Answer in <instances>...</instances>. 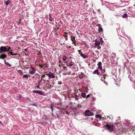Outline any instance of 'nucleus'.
<instances>
[{"label": "nucleus", "mask_w": 135, "mask_h": 135, "mask_svg": "<svg viewBox=\"0 0 135 135\" xmlns=\"http://www.w3.org/2000/svg\"><path fill=\"white\" fill-rule=\"evenodd\" d=\"M38 66L41 68L45 69L48 67L47 65L46 64H39Z\"/></svg>", "instance_id": "obj_8"}, {"label": "nucleus", "mask_w": 135, "mask_h": 135, "mask_svg": "<svg viewBox=\"0 0 135 135\" xmlns=\"http://www.w3.org/2000/svg\"><path fill=\"white\" fill-rule=\"evenodd\" d=\"M78 51L79 54H80L81 52V51H80V50H78Z\"/></svg>", "instance_id": "obj_51"}, {"label": "nucleus", "mask_w": 135, "mask_h": 135, "mask_svg": "<svg viewBox=\"0 0 135 135\" xmlns=\"http://www.w3.org/2000/svg\"><path fill=\"white\" fill-rule=\"evenodd\" d=\"M42 76L41 77V80L39 81L41 83L42 81V80H43V79L45 77V75L44 74H42Z\"/></svg>", "instance_id": "obj_18"}, {"label": "nucleus", "mask_w": 135, "mask_h": 135, "mask_svg": "<svg viewBox=\"0 0 135 135\" xmlns=\"http://www.w3.org/2000/svg\"><path fill=\"white\" fill-rule=\"evenodd\" d=\"M37 75H38V74H36ZM38 75H39V77L38 78H39L40 77V75H39V74H38Z\"/></svg>", "instance_id": "obj_61"}, {"label": "nucleus", "mask_w": 135, "mask_h": 135, "mask_svg": "<svg viewBox=\"0 0 135 135\" xmlns=\"http://www.w3.org/2000/svg\"><path fill=\"white\" fill-rule=\"evenodd\" d=\"M98 66V68L100 70H102V64L101 62H99L97 64Z\"/></svg>", "instance_id": "obj_9"}, {"label": "nucleus", "mask_w": 135, "mask_h": 135, "mask_svg": "<svg viewBox=\"0 0 135 135\" xmlns=\"http://www.w3.org/2000/svg\"><path fill=\"white\" fill-rule=\"evenodd\" d=\"M64 67V68H63V69H66V66H63Z\"/></svg>", "instance_id": "obj_56"}, {"label": "nucleus", "mask_w": 135, "mask_h": 135, "mask_svg": "<svg viewBox=\"0 0 135 135\" xmlns=\"http://www.w3.org/2000/svg\"><path fill=\"white\" fill-rule=\"evenodd\" d=\"M10 54L12 55H15L16 56L18 57H19L20 56V55L19 54H18L17 53L14 54L13 52H10Z\"/></svg>", "instance_id": "obj_16"}, {"label": "nucleus", "mask_w": 135, "mask_h": 135, "mask_svg": "<svg viewBox=\"0 0 135 135\" xmlns=\"http://www.w3.org/2000/svg\"><path fill=\"white\" fill-rule=\"evenodd\" d=\"M75 100H78L79 99V97L77 95H75Z\"/></svg>", "instance_id": "obj_29"}, {"label": "nucleus", "mask_w": 135, "mask_h": 135, "mask_svg": "<svg viewBox=\"0 0 135 135\" xmlns=\"http://www.w3.org/2000/svg\"><path fill=\"white\" fill-rule=\"evenodd\" d=\"M46 86L47 88L49 89H50L51 87H53L50 83H47L46 85Z\"/></svg>", "instance_id": "obj_22"}, {"label": "nucleus", "mask_w": 135, "mask_h": 135, "mask_svg": "<svg viewBox=\"0 0 135 135\" xmlns=\"http://www.w3.org/2000/svg\"><path fill=\"white\" fill-rule=\"evenodd\" d=\"M102 74H104L105 72V69L104 68L103 69H102Z\"/></svg>", "instance_id": "obj_32"}, {"label": "nucleus", "mask_w": 135, "mask_h": 135, "mask_svg": "<svg viewBox=\"0 0 135 135\" xmlns=\"http://www.w3.org/2000/svg\"><path fill=\"white\" fill-rule=\"evenodd\" d=\"M8 52H9V53H10V52H12V50H10V51H8Z\"/></svg>", "instance_id": "obj_50"}, {"label": "nucleus", "mask_w": 135, "mask_h": 135, "mask_svg": "<svg viewBox=\"0 0 135 135\" xmlns=\"http://www.w3.org/2000/svg\"><path fill=\"white\" fill-rule=\"evenodd\" d=\"M49 16L50 17L49 20L50 21H52L53 20L54 18L51 17L50 14L49 15Z\"/></svg>", "instance_id": "obj_24"}, {"label": "nucleus", "mask_w": 135, "mask_h": 135, "mask_svg": "<svg viewBox=\"0 0 135 135\" xmlns=\"http://www.w3.org/2000/svg\"><path fill=\"white\" fill-rule=\"evenodd\" d=\"M62 84V83L60 81H59L58 83V84Z\"/></svg>", "instance_id": "obj_49"}, {"label": "nucleus", "mask_w": 135, "mask_h": 135, "mask_svg": "<svg viewBox=\"0 0 135 135\" xmlns=\"http://www.w3.org/2000/svg\"><path fill=\"white\" fill-rule=\"evenodd\" d=\"M67 58H68L66 56H63L62 58V60L64 61H65L66 60Z\"/></svg>", "instance_id": "obj_27"}, {"label": "nucleus", "mask_w": 135, "mask_h": 135, "mask_svg": "<svg viewBox=\"0 0 135 135\" xmlns=\"http://www.w3.org/2000/svg\"><path fill=\"white\" fill-rule=\"evenodd\" d=\"M69 97H70L71 98L72 97H73V98H74V97L72 95H70L69 96Z\"/></svg>", "instance_id": "obj_45"}, {"label": "nucleus", "mask_w": 135, "mask_h": 135, "mask_svg": "<svg viewBox=\"0 0 135 135\" xmlns=\"http://www.w3.org/2000/svg\"><path fill=\"white\" fill-rule=\"evenodd\" d=\"M127 14L126 13H124L123 14V15L122 16V17L123 18H126L127 17Z\"/></svg>", "instance_id": "obj_30"}, {"label": "nucleus", "mask_w": 135, "mask_h": 135, "mask_svg": "<svg viewBox=\"0 0 135 135\" xmlns=\"http://www.w3.org/2000/svg\"><path fill=\"white\" fill-rule=\"evenodd\" d=\"M49 78H48L46 76L45 78H44L43 79V80L44 81H46L47 82H49Z\"/></svg>", "instance_id": "obj_19"}, {"label": "nucleus", "mask_w": 135, "mask_h": 135, "mask_svg": "<svg viewBox=\"0 0 135 135\" xmlns=\"http://www.w3.org/2000/svg\"><path fill=\"white\" fill-rule=\"evenodd\" d=\"M93 61H94V62H95V61H95V60H94Z\"/></svg>", "instance_id": "obj_63"}, {"label": "nucleus", "mask_w": 135, "mask_h": 135, "mask_svg": "<svg viewBox=\"0 0 135 135\" xmlns=\"http://www.w3.org/2000/svg\"><path fill=\"white\" fill-rule=\"evenodd\" d=\"M39 86H38H38H36V87H37V88H38V89H40V87Z\"/></svg>", "instance_id": "obj_54"}, {"label": "nucleus", "mask_w": 135, "mask_h": 135, "mask_svg": "<svg viewBox=\"0 0 135 135\" xmlns=\"http://www.w3.org/2000/svg\"><path fill=\"white\" fill-rule=\"evenodd\" d=\"M103 76L104 77V79H105V77L106 76V75L105 74L104 75H103Z\"/></svg>", "instance_id": "obj_48"}, {"label": "nucleus", "mask_w": 135, "mask_h": 135, "mask_svg": "<svg viewBox=\"0 0 135 135\" xmlns=\"http://www.w3.org/2000/svg\"><path fill=\"white\" fill-rule=\"evenodd\" d=\"M0 123H1V124H2L3 126V124L0 121Z\"/></svg>", "instance_id": "obj_57"}, {"label": "nucleus", "mask_w": 135, "mask_h": 135, "mask_svg": "<svg viewBox=\"0 0 135 135\" xmlns=\"http://www.w3.org/2000/svg\"><path fill=\"white\" fill-rule=\"evenodd\" d=\"M7 55L4 54H2L0 56V59H3L6 58L7 57Z\"/></svg>", "instance_id": "obj_14"}, {"label": "nucleus", "mask_w": 135, "mask_h": 135, "mask_svg": "<svg viewBox=\"0 0 135 135\" xmlns=\"http://www.w3.org/2000/svg\"><path fill=\"white\" fill-rule=\"evenodd\" d=\"M124 123H125L126 125L127 126L128 128H129L131 126V124L130 122V120L127 119H126L124 122Z\"/></svg>", "instance_id": "obj_5"}, {"label": "nucleus", "mask_w": 135, "mask_h": 135, "mask_svg": "<svg viewBox=\"0 0 135 135\" xmlns=\"http://www.w3.org/2000/svg\"><path fill=\"white\" fill-rule=\"evenodd\" d=\"M80 54V56H81L83 57H84V55L81 52Z\"/></svg>", "instance_id": "obj_42"}, {"label": "nucleus", "mask_w": 135, "mask_h": 135, "mask_svg": "<svg viewBox=\"0 0 135 135\" xmlns=\"http://www.w3.org/2000/svg\"><path fill=\"white\" fill-rule=\"evenodd\" d=\"M120 116H119L117 118V122H118V121H120Z\"/></svg>", "instance_id": "obj_37"}, {"label": "nucleus", "mask_w": 135, "mask_h": 135, "mask_svg": "<svg viewBox=\"0 0 135 135\" xmlns=\"http://www.w3.org/2000/svg\"><path fill=\"white\" fill-rule=\"evenodd\" d=\"M4 63L7 65L9 66V67H11V65L8 62H7L5 60H4Z\"/></svg>", "instance_id": "obj_23"}, {"label": "nucleus", "mask_w": 135, "mask_h": 135, "mask_svg": "<svg viewBox=\"0 0 135 135\" xmlns=\"http://www.w3.org/2000/svg\"><path fill=\"white\" fill-rule=\"evenodd\" d=\"M133 131H135V126H133Z\"/></svg>", "instance_id": "obj_53"}, {"label": "nucleus", "mask_w": 135, "mask_h": 135, "mask_svg": "<svg viewBox=\"0 0 135 135\" xmlns=\"http://www.w3.org/2000/svg\"><path fill=\"white\" fill-rule=\"evenodd\" d=\"M81 95L82 97L84 98H85L86 97V94L84 93H82Z\"/></svg>", "instance_id": "obj_26"}, {"label": "nucleus", "mask_w": 135, "mask_h": 135, "mask_svg": "<svg viewBox=\"0 0 135 135\" xmlns=\"http://www.w3.org/2000/svg\"><path fill=\"white\" fill-rule=\"evenodd\" d=\"M100 41L101 42V44H102V42H103V41L102 39V38H100Z\"/></svg>", "instance_id": "obj_41"}, {"label": "nucleus", "mask_w": 135, "mask_h": 135, "mask_svg": "<svg viewBox=\"0 0 135 135\" xmlns=\"http://www.w3.org/2000/svg\"><path fill=\"white\" fill-rule=\"evenodd\" d=\"M36 70L35 69L33 68H31L29 71V73L31 74L32 75L35 74L36 73Z\"/></svg>", "instance_id": "obj_7"}, {"label": "nucleus", "mask_w": 135, "mask_h": 135, "mask_svg": "<svg viewBox=\"0 0 135 135\" xmlns=\"http://www.w3.org/2000/svg\"><path fill=\"white\" fill-rule=\"evenodd\" d=\"M50 106L51 108L52 109V110H53L54 109L53 108L54 107V104H51L50 105Z\"/></svg>", "instance_id": "obj_33"}, {"label": "nucleus", "mask_w": 135, "mask_h": 135, "mask_svg": "<svg viewBox=\"0 0 135 135\" xmlns=\"http://www.w3.org/2000/svg\"><path fill=\"white\" fill-rule=\"evenodd\" d=\"M57 31H55L54 32V33H55V35H56V34H57Z\"/></svg>", "instance_id": "obj_58"}, {"label": "nucleus", "mask_w": 135, "mask_h": 135, "mask_svg": "<svg viewBox=\"0 0 135 135\" xmlns=\"http://www.w3.org/2000/svg\"><path fill=\"white\" fill-rule=\"evenodd\" d=\"M44 117H43V119H45V120H47L48 119V117L47 116H46L45 115H44Z\"/></svg>", "instance_id": "obj_36"}, {"label": "nucleus", "mask_w": 135, "mask_h": 135, "mask_svg": "<svg viewBox=\"0 0 135 135\" xmlns=\"http://www.w3.org/2000/svg\"><path fill=\"white\" fill-rule=\"evenodd\" d=\"M118 126L122 127V126H122V123H121V122H120V121H118Z\"/></svg>", "instance_id": "obj_28"}, {"label": "nucleus", "mask_w": 135, "mask_h": 135, "mask_svg": "<svg viewBox=\"0 0 135 135\" xmlns=\"http://www.w3.org/2000/svg\"><path fill=\"white\" fill-rule=\"evenodd\" d=\"M41 82H40V81H38V86H41Z\"/></svg>", "instance_id": "obj_40"}, {"label": "nucleus", "mask_w": 135, "mask_h": 135, "mask_svg": "<svg viewBox=\"0 0 135 135\" xmlns=\"http://www.w3.org/2000/svg\"><path fill=\"white\" fill-rule=\"evenodd\" d=\"M93 73L94 74H96L98 75H100V74L98 70V69L95 70L94 71H93Z\"/></svg>", "instance_id": "obj_15"}, {"label": "nucleus", "mask_w": 135, "mask_h": 135, "mask_svg": "<svg viewBox=\"0 0 135 135\" xmlns=\"http://www.w3.org/2000/svg\"><path fill=\"white\" fill-rule=\"evenodd\" d=\"M60 112H61L62 114V115H63L65 114H66L68 115L69 113L68 112H67L66 110H60Z\"/></svg>", "instance_id": "obj_17"}, {"label": "nucleus", "mask_w": 135, "mask_h": 135, "mask_svg": "<svg viewBox=\"0 0 135 135\" xmlns=\"http://www.w3.org/2000/svg\"><path fill=\"white\" fill-rule=\"evenodd\" d=\"M44 83H44H44H41V86H42V84H44Z\"/></svg>", "instance_id": "obj_60"}, {"label": "nucleus", "mask_w": 135, "mask_h": 135, "mask_svg": "<svg viewBox=\"0 0 135 135\" xmlns=\"http://www.w3.org/2000/svg\"><path fill=\"white\" fill-rule=\"evenodd\" d=\"M75 37L71 36V40L73 42V43L74 44V45H75V44L76 43V41L75 40Z\"/></svg>", "instance_id": "obj_12"}, {"label": "nucleus", "mask_w": 135, "mask_h": 135, "mask_svg": "<svg viewBox=\"0 0 135 135\" xmlns=\"http://www.w3.org/2000/svg\"><path fill=\"white\" fill-rule=\"evenodd\" d=\"M32 92L34 93H38L40 95L43 94V92L41 91L34 90Z\"/></svg>", "instance_id": "obj_11"}, {"label": "nucleus", "mask_w": 135, "mask_h": 135, "mask_svg": "<svg viewBox=\"0 0 135 135\" xmlns=\"http://www.w3.org/2000/svg\"><path fill=\"white\" fill-rule=\"evenodd\" d=\"M64 36L65 37V38L66 39V40H68V38H67L68 36H67L66 35H64Z\"/></svg>", "instance_id": "obj_39"}, {"label": "nucleus", "mask_w": 135, "mask_h": 135, "mask_svg": "<svg viewBox=\"0 0 135 135\" xmlns=\"http://www.w3.org/2000/svg\"><path fill=\"white\" fill-rule=\"evenodd\" d=\"M0 53H4L7 51V48L4 46H1L0 47Z\"/></svg>", "instance_id": "obj_6"}, {"label": "nucleus", "mask_w": 135, "mask_h": 135, "mask_svg": "<svg viewBox=\"0 0 135 135\" xmlns=\"http://www.w3.org/2000/svg\"><path fill=\"white\" fill-rule=\"evenodd\" d=\"M71 47V46H69V48H70Z\"/></svg>", "instance_id": "obj_64"}, {"label": "nucleus", "mask_w": 135, "mask_h": 135, "mask_svg": "<svg viewBox=\"0 0 135 135\" xmlns=\"http://www.w3.org/2000/svg\"><path fill=\"white\" fill-rule=\"evenodd\" d=\"M115 133V135H122V132L120 129H119L117 131H116Z\"/></svg>", "instance_id": "obj_10"}, {"label": "nucleus", "mask_w": 135, "mask_h": 135, "mask_svg": "<svg viewBox=\"0 0 135 135\" xmlns=\"http://www.w3.org/2000/svg\"><path fill=\"white\" fill-rule=\"evenodd\" d=\"M101 48V46H98V47H97V49H100Z\"/></svg>", "instance_id": "obj_47"}, {"label": "nucleus", "mask_w": 135, "mask_h": 135, "mask_svg": "<svg viewBox=\"0 0 135 135\" xmlns=\"http://www.w3.org/2000/svg\"><path fill=\"white\" fill-rule=\"evenodd\" d=\"M61 64H59V66L60 67H61Z\"/></svg>", "instance_id": "obj_59"}, {"label": "nucleus", "mask_w": 135, "mask_h": 135, "mask_svg": "<svg viewBox=\"0 0 135 135\" xmlns=\"http://www.w3.org/2000/svg\"><path fill=\"white\" fill-rule=\"evenodd\" d=\"M7 51H10V47L9 46V47H7Z\"/></svg>", "instance_id": "obj_38"}, {"label": "nucleus", "mask_w": 135, "mask_h": 135, "mask_svg": "<svg viewBox=\"0 0 135 135\" xmlns=\"http://www.w3.org/2000/svg\"><path fill=\"white\" fill-rule=\"evenodd\" d=\"M45 75L48 76L49 77V78H55V75L52 73L51 72H49L48 73H47V72H45Z\"/></svg>", "instance_id": "obj_3"}, {"label": "nucleus", "mask_w": 135, "mask_h": 135, "mask_svg": "<svg viewBox=\"0 0 135 135\" xmlns=\"http://www.w3.org/2000/svg\"><path fill=\"white\" fill-rule=\"evenodd\" d=\"M105 125L106 126L107 128L108 129V130L110 132H111L115 128L114 126L110 123H107Z\"/></svg>", "instance_id": "obj_1"}, {"label": "nucleus", "mask_w": 135, "mask_h": 135, "mask_svg": "<svg viewBox=\"0 0 135 135\" xmlns=\"http://www.w3.org/2000/svg\"><path fill=\"white\" fill-rule=\"evenodd\" d=\"M74 64V62L72 61L71 60V61L70 62V63L69 64H67V66L68 67L69 66H72L73 64Z\"/></svg>", "instance_id": "obj_21"}, {"label": "nucleus", "mask_w": 135, "mask_h": 135, "mask_svg": "<svg viewBox=\"0 0 135 135\" xmlns=\"http://www.w3.org/2000/svg\"><path fill=\"white\" fill-rule=\"evenodd\" d=\"M84 57H83L84 58H86L88 57V56L87 55H84Z\"/></svg>", "instance_id": "obj_44"}, {"label": "nucleus", "mask_w": 135, "mask_h": 135, "mask_svg": "<svg viewBox=\"0 0 135 135\" xmlns=\"http://www.w3.org/2000/svg\"><path fill=\"white\" fill-rule=\"evenodd\" d=\"M90 96V94H89L87 95V97H86V98H88Z\"/></svg>", "instance_id": "obj_52"}, {"label": "nucleus", "mask_w": 135, "mask_h": 135, "mask_svg": "<svg viewBox=\"0 0 135 135\" xmlns=\"http://www.w3.org/2000/svg\"><path fill=\"white\" fill-rule=\"evenodd\" d=\"M59 64H61V65H63V64L61 63V61H59Z\"/></svg>", "instance_id": "obj_46"}, {"label": "nucleus", "mask_w": 135, "mask_h": 135, "mask_svg": "<svg viewBox=\"0 0 135 135\" xmlns=\"http://www.w3.org/2000/svg\"><path fill=\"white\" fill-rule=\"evenodd\" d=\"M23 78H24L27 79L28 78V76L27 75L25 74L23 76Z\"/></svg>", "instance_id": "obj_34"}, {"label": "nucleus", "mask_w": 135, "mask_h": 135, "mask_svg": "<svg viewBox=\"0 0 135 135\" xmlns=\"http://www.w3.org/2000/svg\"><path fill=\"white\" fill-rule=\"evenodd\" d=\"M98 26V31L99 32H100L103 31V28L102 27H101V25L100 24H99Z\"/></svg>", "instance_id": "obj_20"}, {"label": "nucleus", "mask_w": 135, "mask_h": 135, "mask_svg": "<svg viewBox=\"0 0 135 135\" xmlns=\"http://www.w3.org/2000/svg\"><path fill=\"white\" fill-rule=\"evenodd\" d=\"M84 115L86 116H90L94 115V114L91 112L90 110H85L84 113Z\"/></svg>", "instance_id": "obj_4"}, {"label": "nucleus", "mask_w": 135, "mask_h": 135, "mask_svg": "<svg viewBox=\"0 0 135 135\" xmlns=\"http://www.w3.org/2000/svg\"><path fill=\"white\" fill-rule=\"evenodd\" d=\"M25 50L26 51H27V49H25Z\"/></svg>", "instance_id": "obj_62"}, {"label": "nucleus", "mask_w": 135, "mask_h": 135, "mask_svg": "<svg viewBox=\"0 0 135 135\" xmlns=\"http://www.w3.org/2000/svg\"><path fill=\"white\" fill-rule=\"evenodd\" d=\"M19 98L20 99L21 98V95H20L19 96Z\"/></svg>", "instance_id": "obj_55"}, {"label": "nucleus", "mask_w": 135, "mask_h": 135, "mask_svg": "<svg viewBox=\"0 0 135 135\" xmlns=\"http://www.w3.org/2000/svg\"><path fill=\"white\" fill-rule=\"evenodd\" d=\"M11 2L10 1H8H8H6L5 2V3L6 5L8 6V5L9 3Z\"/></svg>", "instance_id": "obj_31"}, {"label": "nucleus", "mask_w": 135, "mask_h": 135, "mask_svg": "<svg viewBox=\"0 0 135 135\" xmlns=\"http://www.w3.org/2000/svg\"><path fill=\"white\" fill-rule=\"evenodd\" d=\"M80 54V56H81L83 57H84V55L81 52Z\"/></svg>", "instance_id": "obj_43"}, {"label": "nucleus", "mask_w": 135, "mask_h": 135, "mask_svg": "<svg viewBox=\"0 0 135 135\" xmlns=\"http://www.w3.org/2000/svg\"><path fill=\"white\" fill-rule=\"evenodd\" d=\"M55 31H59H59H60V30L58 28V27H57L56 28H55Z\"/></svg>", "instance_id": "obj_35"}, {"label": "nucleus", "mask_w": 135, "mask_h": 135, "mask_svg": "<svg viewBox=\"0 0 135 135\" xmlns=\"http://www.w3.org/2000/svg\"><path fill=\"white\" fill-rule=\"evenodd\" d=\"M100 42L99 41H98L97 39L95 40V45L96 46H99L100 45Z\"/></svg>", "instance_id": "obj_13"}, {"label": "nucleus", "mask_w": 135, "mask_h": 135, "mask_svg": "<svg viewBox=\"0 0 135 135\" xmlns=\"http://www.w3.org/2000/svg\"><path fill=\"white\" fill-rule=\"evenodd\" d=\"M95 118L96 119H97V120L98 119L99 120V121L100 120H105V119H107V120H109V118H106L107 117H105V118L102 117L101 115L100 114H96L95 115Z\"/></svg>", "instance_id": "obj_2"}, {"label": "nucleus", "mask_w": 135, "mask_h": 135, "mask_svg": "<svg viewBox=\"0 0 135 135\" xmlns=\"http://www.w3.org/2000/svg\"><path fill=\"white\" fill-rule=\"evenodd\" d=\"M107 117L108 118H109V120H110V119L111 120L113 119V116L111 115H110L109 116H107Z\"/></svg>", "instance_id": "obj_25"}]
</instances>
